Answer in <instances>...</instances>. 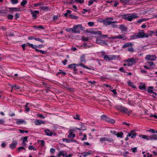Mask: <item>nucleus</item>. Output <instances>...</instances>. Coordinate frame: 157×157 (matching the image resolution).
Here are the masks:
<instances>
[{
  "mask_svg": "<svg viewBox=\"0 0 157 157\" xmlns=\"http://www.w3.org/2000/svg\"><path fill=\"white\" fill-rule=\"evenodd\" d=\"M106 141H107L110 143H113L114 141V140L111 138H107Z\"/></svg>",
  "mask_w": 157,
  "mask_h": 157,
  "instance_id": "51",
  "label": "nucleus"
},
{
  "mask_svg": "<svg viewBox=\"0 0 157 157\" xmlns=\"http://www.w3.org/2000/svg\"><path fill=\"white\" fill-rule=\"evenodd\" d=\"M108 122L112 124H114L115 123V121L113 119L110 118L109 119V121H108Z\"/></svg>",
  "mask_w": 157,
  "mask_h": 157,
  "instance_id": "59",
  "label": "nucleus"
},
{
  "mask_svg": "<svg viewBox=\"0 0 157 157\" xmlns=\"http://www.w3.org/2000/svg\"><path fill=\"white\" fill-rule=\"evenodd\" d=\"M75 136V134L73 133V132L71 130L69 131V134L67 136V137L68 138L72 139L74 138Z\"/></svg>",
  "mask_w": 157,
  "mask_h": 157,
  "instance_id": "21",
  "label": "nucleus"
},
{
  "mask_svg": "<svg viewBox=\"0 0 157 157\" xmlns=\"http://www.w3.org/2000/svg\"><path fill=\"white\" fill-rule=\"evenodd\" d=\"M111 38L113 39H122L124 40L126 39L127 37L124 34H122L121 35H118V36H112L111 37Z\"/></svg>",
  "mask_w": 157,
  "mask_h": 157,
  "instance_id": "7",
  "label": "nucleus"
},
{
  "mask_svg": "<svg viewBox=\"0 0 157 157\" xmlns=\"http://www.w3.org/2000/svg\"><path fill=\"white\" fill-rule=\"evenodd\" d=\"M149 140H157V135L154 134L152 136H149Z\"/></svg>",
  "mask_w": 157,
  "mask_h": 157,
  "instance_id": "25",
  "label": "nucleus"
},
{
  "mask_svg": "<svg viewBox=\"0 0 157 157\" xmlns=\"http://www.w3.org/2000/svg\"><path fill=\"white\" fill-rule=\"evenodd\" d=\"M67 153L64 154V151H60L59 153L57 155L58 156L60 157L61 155H62L63 157L65 156V155H67Z\"/></svg>",
  "mask_w": 157,
  "mask_h": 157,
  "instance_id": "31",
  "label": "nucleus"
},
{
  "mask_svg": "<svg viewBox=\"0 0 157 157\" xmlns=\"http://www.w3.org/2000/svg\"><path fill=\"white\" fill-rule=\"evenodd\" d=\"M153 88V87L152 86H150L148 87V89L147 90V92L150 94L153 93V91L152 89Z\"/></svg>",
  "mask_w": 157,
  "mask_h": 157,
  "instance_id": "32",
  "label": "nucleus"
},
{
  "mask_svg": "<svg viewBox=\"0 0 157 157\" xmlns=\"http://www.w3.org/2000/svg\"><path fill=\"white\" fill-rule=\"evenodd\" d=\"M16 123L17 124H27V122L23 120L22 119H19L16 120Z\"/></svg>",
  "mask_w": 157,
  "mask_h": 157,
  "instance_id": "17",
  "label": "nucleus"
},
{
  "mask_svg": "<svg viewBox=\"0 0 157 157\" xmlns=\"http://www.w3.org/2000/svg\"><path fill=\"white\" fill-rule=\"evenodd\" d=\"M17 140H13L11 144H10L9 147L12 150L15 149L17 146Z\"/></svg>",
  "mask_w": 157,
  "mask_h": 157,
  "instance_id": "8",
  "label": "nucleus"
},
{
  "mask_svg": "<svg viewBox=\"0 0 157 157\" xmlns=\"http://www.w3.org/2000/svg\"><path fill=\"white\" fill-rule=\"evenodd\" d=\"M128 51L130 52H132L134 51V48L132 47H130L128 49Z\"/></svg>",
  "mask_w": 157,
  "mask_h": 157,
  "instance_id": "63",
  "label": "nucleus"
},
{
  "mask_svg": "<svg viewBox=\"0 0 157 157\" xmlns=\"http://www.w3.org/2000/svg\"><path fill=\"white\" fill-rule=\"evenodd\" d=\"M115 23H117V22L116 21V22H113L112 23V24H111V26L113 28H118V25L115 24Z\"/></svg>",
  "mask_w": 157,
  "mask_h": 157,
  "instance_id": "45",
  "label": "nucleus"
},
{
  "mask_svg": "<svg viewBox=\"0 0 157 157\" xmlns=\"http://www.w3.org/2000/svg\"><path fill=\"white\" fill-rule=\"evenodd\" d=\"M73 118L76 120H80L81 118L79 115L78 114H76L75 115H73L72 116Z\"/></svg>",
  "mask_w": 157,
  "mask_h": 157,
  "instance_id": "26",
  "label": "nucleus"
},
{
  "mask_svg": "<svg viewBox=\"0 0 157 157\" xmlns=\"http://www.w3.org/2000/svg\"><path fill=\"white\" fill-rule=\"evenodd\" d=\"M29 150H33L35 151L36 150V148H35L34 147L33 145H30L28 147Z\"/></svg>",
  "mask_w": 157,
  "mask_h": 157,
  "instance_id": "53",
  "label": "nucleus"
},
{
  "mask_svg": "<svg viewBox=\"0 0 157 157\" xmlns=\"http://www.w3.org/2000/svg\"><path fill=\"white\" fill-rule=\"evenodd\" d=\"M36 36H29L28 38V39L29 40H35V39L36 38Z\"/></svg>",
  "mask_w": 157,
  "mask_h": 157,
  "instance_id": "61",
  "label": "nucleus"
},
{
  "mask_svg": "<svg viewBox=\"0 0 157 157\" xmlns=\"http://www.w3.org/2000/svg\"><path fill=\"white\" fill-rule=\"evenodd\" d=\"M7 18L8 19L12 20L13 18V16L11 14H8L7 16Z\"/></svg>",
  "mask_w": 157,
  "mask_h": 157,
  "instance_id": "58",
  "label": "nucleus"
},
{
  "mask_svg": "<svg viewBox=\"0 0 157 157\" xmlns=\"http://www.w3.org/2000/svg\"><path fill=\"white\" fill-rule=\"evenodd\" d=\"M118 28L121 30V31L123 32H127L128 29L127 27L124 26V25H119Z\"/></svg>",
  "mask_w": 157,
  "mask_h": 157,
  "instance_id": "18",
  "label": "nucleus"
},
{
  "mask_svg": "<svg viewBox=\"0 0 157 157\" xmlns=\"http://www.w3.org/2000/svg\"><path fill=\"white\" fill-rule=\"evenodd\" d=\"M149 35L144 33V30H141L140 32L138 33H135L130 36L131 40H132L139 38H147L148 37Z\"/></svg>",
  "mask_w": 157,
  "mask_h": 157,
  "instance_id": "1",
  "label": "nucleus"
},
{
  "mask_svg": "<svg viewBox=\"0 0 157 157\" xmlns=\"http://www.w3.org/2000/svg\"><path fill=\"white\" fill-rule=\"evenodd\" d=\"M59 19L58 15H54L53 17V21L55 22L58 20Z\"/></svg>",
  "mask_w": 157,
  "mask_h": 157,
  "instance_id": "54",
  "label": "nucleus"
},
{
  "mask_svg": "<svg viewBox=\"0 0 157 157\" xmlns=\"http://www.w3.org/2000/svg\"><path fill=\"white\" fill-rule=\"evenodd\" d=\"M64 142H66L67 143H70L71 142H76V140H73L72 139H68L67 138H63L62 140Z\"/></svg>",
  "mask_w": 157,
  "mask_h": 157,
  "instance_id": "20",
  "label": "nucleus"
},
{
  "mask_svg": "<svg viewBox=\"0 0 157 157\" xmlns=\"http://www.w3.org/2000/svg\"><path fill=\"white\" fill-rule=\"evenodd\" d=\"M156 56L155 55H147L146 56L145 59L147 60H154L156 59Z\"/></svg>",
  "mask_w": 157,
  "mask_h": 157,
  "instance_id": "9",
  "label": "nucleus"
},
{
  "mask_svg": "<svg viewBox=\"0 0 157 157\" xmlns=\"http://www.w3.org/2000/svg\"><path fill=\"white\" fill-rule=\"evenodd\" d=\"M96 43L98 44H101L102 45H107V43L105 42L104 40H103L97 38L96 40Z\"/></svg>",
  "mask_w": 157,
  "mask_h": 157,
  "instance_id": "13",
  "label": "nucleus"
},
{
  "mask_svg": "<svg viewBox=\"0 0 157 157\" xmlns=\"http://www.w3.org/2000/svg\"><path fill=\"white\" fill-rule=\"evenodd\" d=\"M139 136L145 139H146L148 140H149V136H147L146 135H139Z\"/></svg>",
  "mask_w": 157,
  "mask_h": 157,
  "instance_id": "37",
  "label": "nucleus"
},
{
  "mask_svg": "<svg viewBox=\"0 0 157 157\" xmlns=\"http://www.w3.org/2000/svg\"><path fill=\"white\" fill-rule=\"evenodd\" d=\"M80 61L82 62H85L86 59L85 55H82L80 59Z\"/></svg>",
  "mask_w": 157,
  "mask_h": 157,
  "instance_id": "35",
  "label": "nucleus"
},
{
  "mask_svg": "<svg viewBox=\"0 0 157 157\" xmlns=\"http://www.w3.org/2000/svg\"><path fill=\"white\" fill-rule=\"evenodd\" d=\"M133 45V44L131 42H126L123 45L122 48H129L130 47H132Z\"/></svg>",
  "mask_w": 157,
  "mask_h": 157,
  "instance_id": "15",
  "label": "nucleus"
},
{
  "mask_svg": "<svg viewBox=\"0 0 157 157\" xmlns=\"http://www.w3.org/2000/svg\"><path fill=\"white\" fill-rule=\"evenodd\" d=\"M81 47L86 49L89 48L90 47V45H88L86 43H84L83 44L81 45Z\"/></svg>",
  "mask_w": 157,
  "mask_h": 157,
  "instance_id": "36",
  "label": "nucleus"
},
{
  "mask_svg": "<svg viewBox=\"0 0 157 157\" xmlns=\"http://www.w3.org/2000/svg\"><path fill=\"white\" fill-rule=\"evenodd\" d=\"M27 3V1L26 0H23L21 3V5L23 7H25V6Z\"/></svg>",
  "mask_w": 157,
  "mask_h": 157,
  "instance_id": "41",
  "label": "nucleus"
},
{
  "mask_svg": "<svg viewBox=\"0 0 157 157\" xmlns=\"http://www.w3.org/2000/svg\"><path fill=\"white\" fill-rule=\"evenodd\" d=\"M107 138L106 137H102L100 139V141L101 142L103 143V142L106 141Z\"/></svg>",
  "mask_w": 157,
  "mask_h": 157,
  "instance_id": "50",
  "label": "nucleus"
},
{
  "mask_svg": "<svg viewBox=\"0 0 157 157\" xmlns=\"http://www.w3.org/2000/svg\"><path fill=\"white\" fill-rule=\"evenodd\" d=\"M8 9L10 11V13H11L13 14V12H15L14 10L13 9V7H9Z\"/></svg>",
  "mask_w": 157,
  "mask_h": 157,
  "instance_id": "52",
  "label": "nucleus"
},
{
  "mask_svg": "<svg viewBox=\"0 0 157 157\" xmlns=\"http://www.w3.org/2000/svg\"><path fill=\"white\" fill-rule=\"evenodd\" d=\"M88 24L90 26L92 27L94 25V22H93L89 21L88 23Z\"/></svg>",
  "mask_w": 157,
  "mask_h": 157,
  "instance_id": "64",
  "label": "nucleus"
},
{
  "mask_svg": "<svg viewBox=\"0 0 157 157\" xmlns=\"http://www.w3.org/2000/svg\"><path fill=\"white\" fill-rule=\"evenodd\" d=\"M28 44L29 45V46L30 47H31L33 49H35V51L36 52H40L41 54H46V51H44L42 50H39L37 48H43L44 47V46L43 45L40 44L38 45H33L32 44Z\"/></svg>",
  "mask_w": 157,
  "mask_h": 157,
  "instance_id": "2",
  "label": "nucleus"
},
{
  "mask_svg": "<svg viewBox=\"0 0 157 157\" xmlns=\"http://www.w3.org/2000/svg\"><path fill=\"white\" fill-rule=\"evenodd\" d=\"M39 13V12L38 10H35L34 11H31V14H32V17H33L34 19H36L37 17V14Z\"/></svg>",
  "mask_w": 157,
  "mask_h": 157,
  "instance_id": "14",
  "label": "nucleus"
},
{
  "mask_svg": "<svg viewBox=\"0 0 157 157\" xmlns=\"http://www.w3.org/2000/svg\"><path fill=\"white\" fill-rule=\"evenodd\" d=\"M43 2L36 3L34 5L33 7H36L40 5H43Z\"/></svg>",
  "mask_w": 157,
  "mask_h": 157,
  "instance_id": "57",
  "label": "nucleus"
},
{
  "mask_svg": "<svg viewBox=\"0 0 157 157\" xmlns=\"http://www.w3.org/2000/svg\"><path fill=\"white\" fill-rule=\"evenodd\" d=\"M138 16L137 14L135 13H132V14H126L124 15L123 17L124 19L127 20L129 21H132L133 18H135L137 17Z\"/></svg>",
  "mask_w": 157,
  "mask_h": 157,
  "instance_id": "3",
  "label": "nucleus"
},
{
  "mask_svg": "<svg viewBox=\"0 0 157 157\" xmlns=\"http://www.w3.org/2000/svg\"><path fill=\"white\" fill-rule=\"evenodd\" d=\"M68 17L70 18L73 19H77L78 18V17L77 16L74 15L73 14H70L69 15Z\"/></svg>",
  "mask_w": 157,
  "mask_h": 157,
  "instance_id": "39",
  "label": "nucleus"
},
{
  "mask_svg": "<svg viewBox=\"0 0 157 157\" xmlns=\"http://www.w3.org/2000/svg\"><path fill=\"white\" fill-rule=\"evenodd\" d=\"M40 9L43 11H48L50 10V8L48 6H41L40 7Z\"/></svg>",
  "mask_w": 157,
  "mask_h": 157,
  "instance_id": "24",
  "label": "nucleus"
},
{
  "mask_svg": "<svg viewBox=\"0 0 157 157\" xmlns=\"http://www.w3.org/2000/svg\"><path fill=\"white\" fill-rule=\"evenodd\" d=\"M128 85L131 87H132L134 88H136V86L134 85L133 83L131 81L129 80L127 82Z\"/></svg>",
  "mask_w": 157,
  "mask_h": 157,
  "instance_id": "28",
  "label": "nucleus"
},
{
  "mask_svg": "<svg viewBox=\"0 0 157 157\" xmlns=\"http://www.w3.org/2000/svg\"><path fill=\"white\" fill-rule=\"evenodd\" d=\"M146 86L144 83H141L139 86V88L140 90H145Z\"/></svg>",
  "mask_w": 157,
  "mask_h": 157,
  "instance_id": "27",
  "label": "nucleus"
},
{
  "mask_svg": "<svg viewBox=\"0 0 157 157\" xmlns=\"http://www.w3.org/2000/svg\"><path fill=\"white\" fill-rule=\"evenodd\" d=\"M20 17V14L19 13H16L15 14V20H17V18H19Z\"/></svg>",
  "mask_w": 157,
  "mask_h": 157,
  "instance_id": "55",
  "label": "nucleus"
},
{
  "mask_svg": "<svg viewBox=\"0 0 157 157\" xmlns=\"http://www.w3.org/2000/svg\"><path fill=\"white\" fill-rule=\"evenodd\" d=\"M101 118L108 122L109 121L110 118L105 115H102L101 116Z\"/></svg>",
  "mask_w": 157,
  "mask_h": 157,
  "instance_id": "23",
  "label": "nucleus"
},
{
  "mask_svg": "<svg viewBox=\"0 0 157 157\" xmlns=\"http://www.w3.org/2000/svg\"><path fill=\"white\" fill-rule=\"evenodd\" d=\"M35 40L40 42L41 43H44V41L42 39L40 38H37L36 37L35 39Z\"/></svg>",
  "mask_w": 157,
  "mask_h": 157,
  "instance_id": "43",
  "label": "nucleus"
},
{
  "mask_svg": "<svg viewBox=\"0 0 157 157\" xmlns=\"http://www.w3.org/2000/svg\"><path fill=\"white\" fill-rule=\"evenodd\" d=\"M29 44H30L29 43H27L26 44H22L21 45V47L22 48V49L24 51L25 50V47L26 46H29Z\"/></svg>",
  "mask_w": 157,
  "mask_h": 157,
  "instance_id": "44",
  "label": "nucleus"
},
{
  "mask_svg": "<svg viewBox=\"0 0 157 157\" xmlns=\"http://www.w3.org/2000/svg\"><path fill=\"white\" fill-rule=\"evenodd\" d=\"M123 133L122 132H118L116 134L117 137H120L121 138H123Z\"/></svg>",
  "mask_w": 157,
  "mask_h": 157,
  "instance_id": "29",
  "label": "nucleus"
},
{
  "mask_svg": "<svg viewBox=\"0 0 157 157\" xmlns=\"http://www.w3.org/2000/svg\"><path fill=\"white\" fill-rule=\"evenodd\" d=\"M117 57V56L114 55H104L103 56V58L106 61H110L115 59Z\"/></svg>",
  "mask_w": 157,
  "mask_h": 157,
  "instance_id": "5",
  "label": "nucleus"
},
{
  "mask_svg": "<svg viewBox=\"0 0 157 157\" xmlns=\"http://www.w3.org/2000/svg\"><path fill=\"white\" fill-rule=\"evenodd\" d=\"M113 18L109 17L106 18V19L104 21V24L105 25H110L112 23L116 22V21H113Z\"/></svg>",
  "mask_w": 157,
  "mask_h": 157,
  "instance_id": "6",
  "label": "nucleus"
},
{
  "mask_svg": "<svg viewBox=\"0 0 157 157\" xmlns=\"http://www.w3.org/2000/svg\"><path fill=\"white\" fill-rule=\"evenodd\" d=\"M74 33H79L81 30L82 31L84 28L82 27L81 25L78 24L74 25L73 27Z\"/></svg>",
  "mask_w": 157,
  "mask_h": 157,
  "instance_id": "4",
  "label": "nucleus"
},
{
  "mask_svg": "<svg viewBox=\"0 0 157 157\" xmlns=\"http://www.w3.org/2000/svg\"><path fill=\"white\" fill-rule=\"evenodd\" d=\"M132 112V110H129L128 109L124 107H123L122 111V112L125 114H127L128 115L131 113Z\"/></svg>",
  "mask_w": 157,
  "mask_h": 157,
  "instance_id": "16",
  "label": "nucleus"
},
{
  "mask_svg": "<svg viewBox=\"0 0 157 157\" xmlns=\"http://www.w3.org/2000/svg\"><path fill=\"white\" fill-rule=\"evenodd\" d=\"M66 31L68 32H72L74 33V28H68L67 29H66Z\"/></svg>",
  "mask_w": 157,
  "mask_h": 157,
  "instance_id": "46",
  "label": "nucleus"
},
{
  "mask_svg": "<svg viewBox=\"0 0 157 157\" xmlns=\"http://www.w3.org/2000/svg\"><path fill=\"white\" fill-rule=\"evenodd\" d=\"M94 2H96L97 1L96 0H90L88 2V5L90 6L93 4Z\"/></svg>",
  "mask_w": 157,
  "mask_h": 157,
  "instance_id": "48",
  "label": "nucleus"
},
{
  "mask_svg": "<svg viewBox=\"0 0 157 157\" xmlns=\"http://www.w3.org/2000/svg\"><path fill=\"white\" fill-rule=\"evenodd\" d=\"M146 20L145 19H139L137 21V22L138 23H141V22H142L144 21H145Z\"/></svg>",
  "mask_w": 157,
  "mask_h": 157,
  "instance_id": "62",
  "label": "nucleus"
},
{
  "mask_svg": "<svg viewBox=\"0 0 157 157\" xmlns=\"http://www.w3.org/2000/svg\"><path fill=\"white\" fill-rule=\"evenodd\" d=\"M35 124L36 125H39L42 124H45V122L43 121L40 120H36L35 121Z\"/></svg>",
  "mask_w": 157,
  "mask_h": 157,
  "instance_id": "19",
  "label": "nucleus"
},
{
  "mask_svg": "<svg viewBox=\"0 0 157 157\" xmlns=\"http://www.w3.org/2000/svg\"><path fill=\"white\" fill-rule=\"evenodd\" d=\"M147 63H148L150 67H155V64L152 61H147Z\"/></svg>",
  "mask_w": 157,
  "mask_h": 157,
  "instance_id": "40",
  "label": "nucleus"
},
{
  "mask_svg": "<svg viewBox=\"0 0 157 157\" xmlns=\"http://www.w3.org/2000/svg\"><path fill=\"white\" fill-rule=\"evenodd\" d=\"M44 132L46 135L48 136H52L53 135V132L50 131L48 129H47L46 130H45Z\"/></svg>",
  "mask_w": 157,
  "mask_h": 157,
  "instance_id": "22",
  "label": "nucleus"
},
{
  "mask_svg": "<svg viewBox=\"0 0 157 157\" xmlns=\"http://www.w3.org/2000/svg\"><path fill=\"white\" fill-rule=\"evenodd\" d=\"M62 74V75L64 76L66 74V73L65 72H63L62 70H59V71L56 74V75L58 76V75Z\"/></svg>",
  "mask_w": 157,
  "mask_h": 157,
  "instance_id": "33",
  "label": "nucleus"
},
{
  "mask_svg": "<svg viewBox=\"0 0 157 157\" xmlns=\"http://www.w3.org/2000/svg\"><path fill=\"white\" fill-rule=\"evenodd\" d=\"M25 147H21V146L20 147L18 148V150L19 152H21V151H21L22 150H25Z\"/></svg>",
  "mask_w": 157,
  "mask_h": 157,
  "instance_id": "56",
  "label": "nucleus"
},
{
  "mask_svg": "<svg viewBox=\"0 0 157 157\" xmlns=\"http://www.w3.org/2000/svg\"><path fill=\"white\" fill-rule=\"evenodd\" d=\"M137 135V133L135 130H131L128 134V136L131 137L132 138H135Z\"/></svg>",
  "mask_w": 157,
  "mask_h": 157,
  "instance_id": "12",
  "label": "nucleus"
},
{
  "mask_svg": "<svg viewBox=\"0 0 157 157\" xmlns=\"http://www.w3.org/2000/svg\"><path fill=\"white\" fill-rule=\"evenodd\" d=\"M123 107L119 105H117L116 106V109L119 111H120L122 112V110L123 109Z\"/></svg>",
  "mask_w": 157,
  "mask_h": 157,
  "instance_id": "30",
  "label": "nucleus"
},
{
  "mask_svg": "<svg viewBox=\"0 0 157 157\" xmlns=\"http://www.w3.org/2000/svg\"><path fill=\"white\" fill-rule=\"evenodd\" d=\"M68 67L70 69H72L74 72V74H78V72H77V69L75 67V66L74 65V63L71 64H69L68 65Z\"/></svg>",
  "mask_w": 157,
  "mask_h": 157,
  "instance_id": "10",
  "label": "nucleus"
},
{
  "mask_svg": "<svg viewBox=\"0 0 157 157\" xmlns=\"http://www.w3.org/2000/svg\"><path fill=\"white\" fill-rule=\"evenodd\" d=\"M28 136H26L24 137L23 139L22 142H28V140L27 139H28Z\"/></svg>",
  "mask_w": 157,
  "mask_h": 157,
  "instance_id": "60",
  "label": "nucleus"
},
{
  "mask_svg": "<svg viewBox=\"0 0 157 157\" xmlns=\"http://www.w3.org/2000/svg\"><path fill=\"white\" fill-rule=\"evenodd\" d=\"M92 33L94 35L98 34L100 36L101 34V32L99 31H93L92 32Z\"/></svg>",
  "mask_w": 157,
  "mask_h": 157,
  "instance_id": "42",
  "label": "nucleus"
},
{
  "mask_svg": "<svg viewBox=\"0 0 157 157\" xmlns=\"http://www.w3.org/2000/svg\"><path fill=\"white\" fill-rule=\"evenodd\" d=\"M91 154V153L89 152H85L82 153V155L84 157H86L88 155H90Z\"/></svg>",
  "mask_w": 157,
  "mask_h": 157,
  "instance_id": "38",
  "label": "nucleus"
},
{
  "mask_svg": "<svg viewBox=\"0 0 157 157\" xmlns=\"http://www.w3.org/2000/svg\"><path fill=\"white\" fill-rule=\"evenodd\" d=\"M39 141L40 142V143H39L41 145V147H43L45 145V142L44 140H39Z\"/></svg>",
  "mask_w": 157,
  "mask_h": 157,
  "instance_id": "47",
  "label": "nucleus"
},
{
  "mask_svg": "<svg viewBox=\"0 0 157 157\" xmlns=\"http://www.w3.org/2000/svg\"><path fill=\"white\" fill-rule=\"evenodd\" d=\"M127 64L128 66H132L135 63V59L134 58L128 59L127 60Z\"/></svg>",
  "mask_w": 157,
  "mask_h": 157,
  "instance_id": "11",
  "label": "nucleus"
},
{
  "mask_svg": "<svg viewBox=\"0 0 157 157\" xmlns=\"http://www.w3.org/2000/svg\"><path fill=\"white\" fill-rule=\"evenodd\" d=\"M79 66H81L82 67H83V68H86L89 70H91V68L87 67L85 65H84V64H83L82 63H79Z\"/></svg>",
  "mask_w": 157,
  "mask_h": 157,
  "instance_id": "34",
  "label": "nucleus"
},
{
  "mask_svg": "<svg viewBox=\"0 0 157 157\" xmlns=\"http://www.w3.org/2000/svg\"><path fill=\"white\" fill-rule=\"evenodd\" d=\"M10 2L12 4H15L18 3V0H10Z\"/></svg>",
  "mask_w": 157,
  "mask_h": 157,
  "instance_id": "49",
  "label": "nucleus"
}]
</instances>
